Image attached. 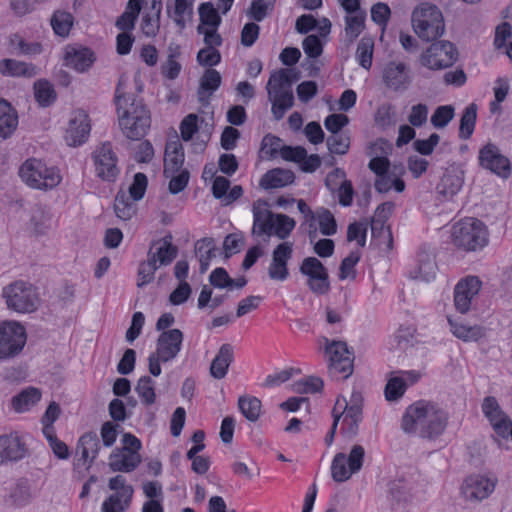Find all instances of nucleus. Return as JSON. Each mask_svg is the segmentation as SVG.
Listing matches in <instances>:
<instances>
[{"label": "nucleus", "instance_id": "f257e3e1", "mask_svg": "<svg viewBox=\"0 0 512 512\" xmlns=\"http://www.w3.org/2000/svg\"><path fill=\"white\" fill-rule=\"evenodd\" d=\"M449 414L446 409L430 401H417L410 405L402 418V429L409 434L435 440L448 426Z\"/></svg>", "mask_w": 512, "mask_h": 512}, {"label": "nucleus", "instance_id": "f03ea898", "mask_svg": "<svg viewBox=\"0 0 512 512\" xmlns=\"http://www.w3.org/2000/svg\"><path fill=\"white\" fill-rule=\"evenodd\" d=\"M115 104L119 126L123 134L132 140L144 137L151 126V115L143 101L133 94L124 93L118 86Z\"/></svg>", "mask_w": 512, "mask_h": 512}, {"label": "nucleus", "instance_id": "7ed1b4c3", "mask_svg": "<svg viewBox=\"0 0 512 512\" xmlns=\"http://www.w3.org/2000/svg\"><path fill=\"white\" fill-rule=\"evenodd\" d=\"M267 201L259 199L252 206L253 233L258 236L287 238L295 228V221L284 214H273Z\"/></svg>", "mask_w": 512, "mask_h": 512}, {"label": "nucleus", "instance_id": "20e7f679", "mask_svg": "<svg viewBox=\"0 0 512 512\" xmlns=\"http://www.w3.org/2000/svg\"><path fill=\"white\" fill-rule=\"evenodd\" d=\"M361 415L362 405L359 393H353L349 402L345 397H338L333 408V426L325 437L326 444L330 446L333 443L337 426H340V431L346 436L356 434Z\"/></svg>", "mask_w": 512, "mask_h": 512}, {"label": "nucleus", "instance_id": "39448f33", "mask_svg": "<svg viewBox=\"0 0 512 512\" xmlns=\"http://www.w3.org/2000/svg\"><path fill=\"white\" fill-rule=\"evenodd\" d=\"M415 34L423 41H434L445 32V21L441 10L434 4L420 3L411 14Z\"/></svg>", "mask_w": 512, "mask_h": 512}, {"label": "nucleus", "instance_id": "423d86ee", "mask_svg": "<svg viewBox=\"0 0 512 512\" xmlns=\"http://www.w3.org/2000/svg\"><path fill=\"white\" fill-rule=\"evenodd\" d=\"M451 236L455 246L469 252L482 250L489 243L488 227L483 221L473 217L455 223Z\"/></svg>", "mask_w": 512, "mask_h": 512}, {"label": "nucleus", "instance_id": "0eeeda50", "mask_svg": "<svg viewBox=\"0 0 512 512\" xmlns=\"http://www.w3.org/2000/svg\"><path fill=\"white\" fill-rule=\"evenodd\" d=\"M21 180L30 188L38 190H51L57 187L62 176L55 166H48L43 160L29 158L19 168Z\"/></svg>", "mask_w": 512, "mask_h": 512}, {"label": "nucleus", "instance_id": "6e6552de", "mask_svg": "<svg viewBox=\"0 0 512 512\" xmlns=\"http://www.w3.org/2000/svg\"><path fill=\"white\" fill-rule=\"evenodd\" d=\"M292 71L280 69L271 74L267 91L269 100L272 103V113L276 119L283 118L294 102L292 92Z\"/></svg>", "mask_w": 512, "mask_h": 512}, {"label": "nucleus", "instance_id": "1a4fd4ad", "mask_svg": "<svg viewBox=\"0 0 512 512\" xmlns=\"http://www.w3.org/2000/svg\"><path fill=\"white\" fill-rule=\"evenodd\" d=\"M2 298L9 310L19 314L32 313L40 305L36 287L23 280L6 285L2 290Z\"/></svg>", "mask_w": 512, "mask_h": 512}, {"label": "nucleus", "instance_id": "9d476101", "mask_svg": "<svg viewBox=\"0 0 512 512\" xmlns=\"http://www.w3.org/2000/svg\"><path fill=\"white\" fill-rule=\"evenodd\" d=\"M183 333L179 329H170L162 332L156 341V350L148 357L149 372L158 377L161 372V363L171 362L177 358L183 345Z\"/></svg>", "mask_w": 512, "mask_h": 512}, {"label": "nucleus", "instance_id": "9b49d317", "mask_svg": "<svg viewBox=\"0 0 512 512\" xmlns=\"http://www.w3.org/2000/svg\"><path fill=\"white\" fill-rule=\"evenodd\" d=\"M366 451L362 445L354 444L347 451H341L334 455L330 473L337 483H343L359 473L365 461Z\"/></svg>", "mask_w": 512, "mask_h": 512}, {"label": "nucleus", "instance_id": "f8f14e48", "mask_svg": "<svg viewBox=\"0 0 512 512\" xmlns=\"http://www.w3.org/2000/svg\"><path fill=\"white\" fill-rule=\"evenodd\" d=\"M121 442L123 447L115 449L109 457V467L115 472L129 473L141 463L139 451L142 444L136 436L130 433L124 434Z\"/></svg>", "mask_w": 512, "mask_h": 512}, {"label": "nucleus", "instance_id": "ddd939ff", "mask_svg": "<svg viewBox=\"0 0 512 512\" xmlns=\"http://www.w3.org/2000/svg\"><path fill=\"white\" fill-rule=\"evenodd\" d=\"M26 341V329L20 322L9 320L0 323V360L19 355Z\"/></svg>", "mask_w": 512, "mask_h": 512}, {"label": "nucleus", "instance_id": "4468645a", "mask_svg": "<svg viewBox=\"0 0 512 512\" xmlns=\"http://www.w3.org/2000/svg\"><path fill=\"white\" fill-rule=\"evenodd\" d=\"M458 59L453 43L442 40L432 43L420 55V64L429 70H442L452 66Z\"/></svg>", "mask_w": 512, "mask_h": 512}, {"label": "nucleus", "instance_id": "2eb2a0df", "mask_svg": "<svg viewBox=\"0 0 512 512\" xmlns=\"http://www.w3.org/2000/svg\"><path fill=\"white\" fill-rule=\"evenodd\" d=\"M497 483V477L491 473H474L463 480L460 493L467 501L481 502L493 494Z\"/></svg>", "mask_w": 512, "mask_h": 512}, {"label": "nucleus", "instance_id": "dca6fc26", "mask_svg": "<svg viewBox=\"0 0 512 512\" xmlns=\"http://www.w3.org/2000/svg\"><path fill=\"white\" fill-rule=\"evenodd\" d=\"M95 175L103 181L113 182L120 173L118 157L109 142L95 147L91 154Z\"/></svg>", "mask_w": 512, "mask_h": 512}, {"label": "nucleus", "instance_id": "f3484780", "mask_svg": "<svg viewBox=\"0 0 512 512\" xmlns=\"http://www.w3.org/2000/svg\"><path fill=\"white\" fill-rule=\"evenodd\" d=\"M91 120L86 111L73 110L63 127V140L69 147H79L85 144L90 136Z\"/></svg>", "mask_w": 512, "mask_h": 512}, {"label": "nucleus", "instance_id": "a211bd4d", "mask_svg": "<svg viewBox=\"0 0 512 512\" xmlns=\"http://www.w3.org/2000/svg\"><path fill=\"white\" fill-rule=\"evenodd\" d=\"M325 353L329 360V372L332 376L346 379L352 374L354 357L345 342H328Z\"/></svg>", "mask_w": 512, "mask_h": 512}, {"label": "nucleus", "instance_id": "6ab92c4d", "mask_svg": "<svg viewBox=\"0 0 512 512\" xmlns=\"http://www.w3.org/2000/svg\"><path fill=\"white\" fill-rule=\"evenodd\" d=\"M300 272L306 277V284L313 293L323 295L329 291L328 270L316 257L305 258L300 265Z\"/></svg>", "mask_w": 512, "mask_h": 512}, {"label": "nucleus", "instance_id": "aec40b11", "mask_svg": "<svg viewBox=\"0 0 512 512\" xmlns=\"http://www.w3.org/2000/svg\"><path fill=\"white\" fill-rule=\"evenodd\" d=\"M108 486L115 493L103 502L102 512H124L131 502L134 493L133 487L122 475L111 478Z\"/></svg>", "mask_w": 512, "mask_h": 512}, {"label": "nucleus", "instance_id": "412c9836", "mask_svg": "<svg viewBox=\"0 0 512 512\" xmlns=\"http://www.w3.org/2000/svg\"><path fill=\"white\" fill-rule=\"evenodd\" d=\"M481 288L482 281L478 276L468 275L460 279L454 288L456 310L462 314L467 313Z\"/></svg>", "mask_w": 512, "mask_h": 512}, {"label": "nucleus", "instance_id": "4be33fe9", "mask_svg": "<svg viewBox=\"0 0 512 512\" xmlns=\"http://www.w3.org/2000/svg\"><path fill=\"white\" fill-rule=\"evenodd\" d=\"M479 162L483 168L490 170L502 179H508L511 176L510 160L501 154L498 147L493 144H487L480 150Z\"/></svg>", "mask_w": 512, "mask_h": 512}, {"label": "nucleus", "instance_id": "5701e85b", "mask_svg": "<svg viewBox=\"0 0 512 512\" xmlns=\"http://www.w3.org/2000/svg\"><path fill=\"white\" fill-rule=\"evenodd\" d=\"M212 3H202L199 8L200 24L198 32L204 35V42L210 44H221V36L217 33L221 18Z\"/></svg>", "mask_w": 512, "mask_h": 512}, {"label": "nucleus", "instance_id": "b1692460", "mask_svg": "<svg viewBox=\"0 0 512 512\" xmlns=\"http://www.w3.org/2000/svg\"><path fill=\"white\" fill-rule=\"evenodd\" d=\"M26 436L13 431L0 435V463L16 462L28 455Z\"/></svg>", "mask_w": 512, "mask_h": 512}, {"label": "nucleus", "instance_id": "393cba45", "mask_svg": "<svg viewBox=\"0 0 512 512\" xmlns=\"http://www.w3.org/2000/svg\"><path fill=\"white\" fill-rule=\"evenodd\" d=\"M482 413L489 422L494 435L493 438L497 442L500 436L508 433V425H510V417L502 410L495 397L487 396L483 399L481 405Z\"/></svg>", "mask_w": 512, "mask_h": 512}, {"label": "nucleus", "instance_id": "a878e982", "mask_svg": "<svg viewBox=\"0 0 512 512\" xmlns=\"http://www.w3.org/2000/svg\"><path fill=\"white\" fill-rule=\"evenodd\" d=\"M96 57L94 52L80 44H68L63 49V65L83 73L91 68Z\"/></svg>", "mask_w": 512, "mask_h": 512}, {"label": "nucleus", "instance_id": "bb28decb", "mask_svg": "<svg viewBox=\"0 0 512 512\" xmlns=\"http://www.w3.org/2000/svg\"><path fill=\"white\" fill-rule=\"evenodd\" d=\"M293 247L289 242L279 244L272 253V260L268 267V275L271 280L283 282L289 276L287 267L292 257Z\"/></svg>", "mask_w": 512, "mask_h": 512}, {"label": "nucleus", "instance_id": "cd10ccee", "mask_svg": "<svg viewBox=\"0 0 512 512\" xmlns=\"http://www.w3.org/2000/svg\"><path fill=\"white\" fill-rule=\"evenodd\" d=\"M420 378L417 371H398L390 375L386 387L385 397L389 401L397 400L403 396L406 389L416 383Z\"/></svg>", "mask_w": 512, "mask_h": 512}, {"label": "nucleus", "instance_id": "c85d7f7f", "mask_svg": "<svg viewBox=\"0 0 512 512\" xmlns=\"http://www.w3.org/2000/svg\"><path fill=\"white\" fill-rule=\"evenodd\" d=\"M385 85L394 91L404 90L410 83L407 66L402 62H389L382 71Z\"/></svg>", "mask_w": 512, "mask_h": 512}, {"label": "nucleus", "instance_id": "c756f323", "mask_svg": "<svg viewBox=\"0 0 512 512\" xmlns=\"http://www.w3.org/2000/svg\"><path fill=\"white\" fill-rule=\"evenodd\" d=\"M463 183V170L459 166L451 165L446 168L436 189L444 197L452 198L462 189Z\"/></svg>", "mask_w": 512, "mask_h": 512}, {"label": "nucleus", "instance_id": "7c9ffc66", "mask_svg": "<svg viewBox=\"0 0 512 512\" xmlns=\"http://www.w3.org/2000/svg\"><path fill=\"white\" fill-rule=\"evenodd\" d=\"M99 448V439L96 433L89 432L82 435L76 447L77 465L88 469L97 457Z\"/></svg>", "mask_w": 512, "mask_h": 512}, {"label": "nucleus", "instance_id": "2f4dec72", "mask_svg": "<svg viewBox=\"0 0 512 512\" xmlns=\"http://www.w3.org/2000/svg\"><path fill=\"white\" fill-rule=\"evenodd\" d=\"M436 270L434 256L427 252H420L409 269V276L412 279L429 282L435 278Z\"/></svg>", "mask_w": 512, "mask_h": 512}, {"label": "nucleus", "instance_id": "473e14b6", "mask_svg": "<svg viewBox=\"0 0 512 512\" xmlns=\"http://www.w3.org/2000/svg\"><path fill=\"white\" fill-rule=\"evenodd\" d=\"M193 3L194 0H168L166 3L168 17L181 30L192 20Z\"/></svg>", "mask_w": 512, "mask_h": 512}, {"label": "nucleus", "instance_id": "72a5a7b5", "mask_svg": "<svg viewBox=\"0 0 512 512\" xmlns=\"http://www.w3.org/2000/svg\"><path fill=\"white\" fill-rule=\"evenodd\" d=\"M308 225L310 229V236L315 234L317 229H319L321 234L326 236L334 235L337 231V225L333 214L325 208H318L313 213H310Z\"/></svg>", "mask_w": 512, "mask_h": 512}, {"label": "nucleus", "instance_id": "f704fd0d", "mask_svg": "<svg viewBox=\"0 0 512 512\" xmlns=\"http://www.w3.org/2000/svg\"><path fill=\"white\" fill-rule=\"evenodd\" d=\"M42 391L33 386L22 389L11 399V408L16 413L31 411L41 400Z\"/></svg>", "mask_w": 512, "mask_h": 512}, {"label": "nucleus", "instance_id": "c9c22d12", "mask_svg": "<svg viewBox=\"0 0 512 512\" xmlns=\"http://www.w3.org/2000/svg\"><path fill=\"white\" fill-rule=\"evenodd\" d=\"M184 163V150L178 139L169 141L165 148L164 173L173 175L182 169Z\"/></svg>", "mask_w": 512, "mask_h": 512}, {"label": "nucleus", "instance_id": "e433bc0d", "mask_svg": "<svg viewBox=\"0 0 512 512\" xmlns=\"http://www.w3.org/2000/svg\"><path fill=\"white\" fill-rule=\"evenodd\" d=\"M37 74L35 65L24 61L5 58L0 60V75L4 77L32 78Z\"/></svg>", "mask_w": 512, "mask_h": 512}, {"label": "nucleus", "instance_id": "4c0bfd02", "mask_svg": "<svg viewBox=\"0 0 512 512\" xmlns=\"http://www.w3.org/2000/svg\"><path fill=\"white\" fill-rule=\"evenodd\" d=\"M18 114L5 99L0 98V139H7L16 131Z\"/></svg>", "mask_w": 512, "mask_h": 512}, {"label": "nucleus", "instance_id": "58836bf2", "mask_svg": "<svg viewBox=\"0 0 512 512\" xmlns=\"http://www.w3.org/2000/svg\"><path fill=\"white\" fill-rule=\"evenodd\" d=\"M452 334L465 342L478 341L486 334L484 327L480 325H467L461 321L448 318Z\"/></svg>", "mask_w": 512, "mask_h": 512}, {"label": "nucleus", "instance_id": "ea45409f", "mask_svg": "<svg viewBox=\"0 0 512 512\" xmlns=\"http://www.w3.org/2000/svg\"><path fill=\"white\" fill-rule=\"evenodd\" d=\"M150 6L145 10L141 21V30L146 36H155L159 30L162 0H148Z\"/></svg>", "mask_w": 512, "mask_h": 512}, {"label": "nucleus", "instance_id": "a19ab883", "mask_svg": "<svg viewBox=\"0 0 512 512\" xmlns=\"http://www.w3.org/2000/svg\"><path fill=\"white\" fill-rule=\"evenodd\" d=\"M234 352L230 344H223L210 366V373L216 379L226 376L228 368L233 361Z\"/></svg>", "mask_w": 512, "mask_h": 512}, {"label": "nucleus", "instance_id": "79ce46f5", "mask_svg": "<svg viewBox=\"0 0 512 512\" xmlns=\"http://www.w3.org/2000/svg\"><path fill=\"white\" fill-rule=\"evenodd\" d=\"M374 186L379 193H387L391 190L400 193L405 189V183L401 179V176L396 173L395 170L391 169L378 175L375 179Z\"/></svg>", "mask_w": 512, "mask_h": 512}, {"label": "nucleus", "instance_id": "37998d69", "mask_svg": "<svg viewBox=\"0 0 512 512\" xmlns=\"http://www.w3.org/2000/svg\"><path fill=\"white\" fill-rule=\"evenodd\" d=\"M50 25L56 36L65 39L74 26V16L68 11L56 10L51 16Z\"/></svg>", "mask_w": 512, "mask_h": 512}, {"label": "nucleus", "instance_id": "c03bdc74", "mask_svg": "<svg viewBox=\"0 0 512 512\" xmlns=\"http://www.w3.org/2000/svg\"><path fill=\"white\" fill-rule=\"evenodd\" d=\"M294 181V174L285 169H273L268 171L261 179L260 185L264 189L284 187Z\"/></svg>", "mask_w": 512, "mask_h": 512}, {"label": "nucleus", "instance_id": "a18cd8bd", "mask_svg": "<svg viewBox=\"0 0 512 512\" xmlns=\"http://www.w3.org/2000/svg\"><path fill=\"white\" fill-rule=\"evenodd\" d=\"M9 45L17 54L24 56H37L43 52V46L37 41H26L19 33L9 36Z\"/></svg>", "mask_w": 512, "mask_h": 512}, {"label": "nucleus", "instance_id": "49530a36", "mask_svg": "<svg viewBox=\"0 0 512 512\" xmlns=\"http://www.w3.org/2000/svg\"><path fill=\"white\" fill-rule=\"evenodd\" d=\"M125 191H119L114 201V212L121 220L131 219L137 212V203Z\"/></svg>", "mask_w": 512, "mask_h": 512}, {"label": "nucleus", "instance_id": "de8ad7c7", "mask_svg": "<svg viewBox=\"0 0 512 512\" xmlns=\"http://www.w3.org/2000/svg\"><path fill=\"white\" fill-rule=\"evenodd\" d=\"M143 0H129L126 11L117 20V27L123 32L133 29L135 20L141 11Z\"/></svg>", "mask_w": 512, "mask_h": 512}, {"label": "nucleus", "instance_id": "09e8293b", "mask_svg": "<svg viewBox=\"0 0 512 512\" xmlns=\"http://www.w3.org/2000/svg\"><path fill=\"white\" fill-rule=\"evenodd\" d=\"M30 224L38 232H41L51 219V213L47 205L35 203L29 209Z\"/></svg>", "mask_w": 512, "mask_h": 512}, {"label": "nucleus", "instance_id": "8fccbe9b", "mask_svg": "<svg viewBox=\"0 0 512 512\" xmlns=\"http://www.w3.org/2000/svg\"><path fill=\"white\" fill-rule=\"evenodd\" d=\"M34 96L42 107H48L56 100L54 87L47 80H38L34 83Z\"/></svg>", "mask_w": 512, "mask_h": 512}, {"label": "nucleus", "instance_id": "3c124183", "mask_svg": "<svg viewBox=\"0 0 512 512\" xmlns=\"http://www.w3.org/2000/svg\"><path fill=\"white\" fill-rule=\"evenodd\" d=\"M238 406L247 420H258L261 413V401L258 398L250 395L241 396L238 399Z\"/></svg>", "mask_w": 512, "mask_h": 512}, {"label": "nucleus", "instance_id": "603ef678", "mask_svg": "<svg viewBox=\"0 0 512 512\" xmlns=\"http://www.w3.org/2000/svg\"><path fill=\"white\" fill-rule=\"evenodd\" d=\"M494 43L498 49H504L505 54L512 62V33L510 24L504 22L497 26Z\"/></svg>", "mask_w": 512, "mask_h": 512}, {"label": "nucleus", "instance_id": "864d4df0", "mask_svg": "<svg viewBox=\"0 0 512 512\" xmlns=\"http://www.w3.org/2000/svg\"><path fill=\"white\" fill-rule=\"evenodd\" d=\"M477 118V106L470 104L462 114L459 127V136L462 139H468L474 132Z\"/></svg>", "mask_w": 512, "mask_h": 512}, {"label": "nucleus", "instance_id": "5fc2aeb1", "mask_svg": "<svg viewBox=\"0 0 512 512\" xmlns=\"http://www.w3.org/2000/svg\"><path fill=\"white\" fill-rule=\"evenodd\" d=\"M196 256L199 258L201 272L208 269L210 260L216 256V250L213 241L210 239H202L196 243Z\"/></svg>", "mask_w": 512, "mask_h": 512}, {"label": "nucleus", "instance_id": "6e6d98bb", "mask_svg": "<svg viewBox=\"0 0 512 512\" xmlns=\"http://www.w3.org/2000/svg\"><path fill=\"white\" fill-rule=\"evenodd\" d=\"M135 391L145 405H152L156 401L155 381L149 376L141 377L135 387Z\"/></svg>", "mask_w": 512, "mask_h": 512}, {"label": "nucleus", "instance_id": "4d7b16f0", "mask_svg": "<svg viewBox=\"0 0 512 512\" xmlns=\"http://www.w3.org/2000/svg\"><path fill=\"white\" fill-rule=\"evenodd\" d=\"M510 90L509 80L504 77L496 79L493 87L494 100L490 103V112L493 114L501 111L500 104L506 99Z\"/></svg>", "mask_w": 512, "mask_h": 512}, {"label": "nucleus", "instance_id": "13d9d810", "mask_svg": "<svg viewBox=\"0 0 512 512\" xmlns=\"http://www.w3.org/2000/svg\"><path fill=\"white\" fill-rule=\"evenodd\" d=\"M176 253L177 250L172 244L163 242L155 252L149 255V259L153 261L155 265H159V267L166 266L173 261L176 257Z\"/></svg>", "mask_w": 512, "mask_h": 512}, {"label": "nucleus", "instance_id": "bf43d9fd", "mask_svg": "<svg viewBox=\"0 0 512 512\" xmlns=\"http://www.w3.org/2000/svg\"><path fill=\"white\" fill-rule=\"evenodd\" d=\"M221 84V75L214 69H207L200 80V98L211 95Z\"/></svg>", "mask_w": 512, "mask_h": 512}, {"label": "nucleus", "instance_id": "052dcab7", "mask_svg": "<svg viewBox=\"0 0 512 512\" xmlns=\"http://www.w3.org/2000/svg\"><path fill=\"white\" fill-rule=\"evenodd\" d=\"M366 13L357 12L356 14H349L345 18V34L350 41L356 39L364 29Z\"/></svg>", "mask_w": 512, "mask_h": 512}, {"label": "nucleus", "instance_id": "680f3d73", "mask_svg": "<svg viewBox=\"0 0 512 512\" xmlns=\"http://www.w3.org/2000/svg\"><path fill=\"white\" fill-rule=\"evenodd\" d=\"M179 55L180 50L178 47L170 48L167 60L161 67V72L165 78L174 80L179 76L182 69L181 64L177 60Z\"/></svg>", "mask_w": 512, "mask_h": 512}, {"label": "nucleus", "instance_id": "e2e57ef3", "mask_svg": "<svg viewBox=\"0 0 512 512\" xmlns=\"http://www.w3.org/2000/svg\"><path fill=\"white\" fill-rule=\"evenodd\" d=\"M374 43L370 38H362L358 44L356 58L359 65L365 69H370L372 65Z\"/></svg>", "mask_w": 512, "mask_h": 512}, {"label": "nucleus", "instance_id": "0e129e2a", "mask_svg": "<svg viewBox=\"0 0 512 512\" xmlns=\"http://www.w3.org/2000/svg\"><path fill=\"white\" fill-rule=\"evenodd\" d=\"M206 47L197 54V61L201 66L213 67L220 63L221 55L216 47L221 44L205 43Z\"/></svg>", "mask_w": 512, "mask_h": 512}, {"label": "nucleus", "instance_id": "69168bd1", "mask_svg": "<svg viewBox=\"0 0 512 512\" xmlns=\"http://www.w3.org/2000/svg\"><path fill=\"white\" fill-rule=\"evenodd\" d=\"M322 387V380L313 376L302 377L298 380H295L292 384V390L301 394L316 393L320 391Z\"/></svg>", "mask_w": 512, "mask_h": 512}, {"label": "nucleus", "instance_id": "338daca9", "mask_svg": "<svg viewBox=\"0 0 512 512\" xmlns=\"http://www.w3.org/2000/svg\"><path fill=\"white\" fill-rule=\"evenodd\" d=\"M33 498V492L27 481H20L16 484L11 493V500L14 505L23 507L30 503Z\"/></svg>", "mask_w": 512, "mask_h": 512}, {"label": "nucleus", "instance_id": "774afa93", "mask_svg": "<svg viewBox=\"0 0 512 512\" xmlns=\"http://www.w3.org/2000/svg\"><path fill=\"white\" fill-rule=\"evenodd\" d=\"M360 260V252L352 251L347 257L342 260L340 265L339 278L341 280H353L356 277L355 266Z\"/></svg>", "mask_w": 512, "mask_h": 512}]
</instances>
